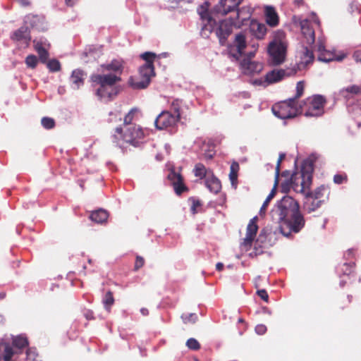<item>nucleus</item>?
Masks as SVG:
<instances>
[{"label": "nucleus", "instance_id": "nucleus-1", "mask_svg": "<svg viewBox=\"0 0 361 361\" xmlns=\"http://www.w3.org/2000/svg\"><path fill=\"white\" fill-rule=\"evenodd\" d=\"M271 216L274 221L280 224L281 232L286 236L283 227L286 226L290 232L298 233L305 226V221L299 209L298 203L291 197L285 196L271 211Z\"/></svg>", "mask_w": 361, "mask_h": 361}, {"label": "nucleus", "instance_id": "nucleus-2", "mask_svg": "<svg viewBox=\"0 0 361 361\" xmlns=\"http://www.w3.org/2000/svg\"><path fill=\"white\" fill-rule=\"evenodd\" d=\"M313 163L310 159L305 160L300 171L293 173L289 180L281 183V188L284 192H288L290 188L298 193L305 195L312 184Z\"/></svg>", "mask_w": 361, "mask_h": 361}, {"label": "nucleus", "instance_id": "nucleus-3", "mask_svg": "<svg viewBox=\"0 0 361 361\" xmlns=\"http://www.w3.org/2000/svg\"><path fill=\"white\" fill-rule=\"evenodd\" d=\"M271 37L267 47L269 62L274 66H279L286 61L288 48L286 33L282 30H277L272 32Z\"/></svg>", "mask_w": 361, "mask_h": 361}, {"label": "nucleus", "instance_id": "nucleus-4", "mask_svg": "<svg viewBox=\"0 0 361 361\" xmlns=\"http://www.w3.org/2000/svg\"><path fill=\"white\" fill-rule=\"evenodd\" d=\"M302 43L304 44L300 63L304 66H307L314 60L312 50L308 49L307 45H312L315 41L314 26H319V20L315 16L311 20L303 19L300 23Z\"/></svg>", "mask_w": 361, "mask_h": 361}, {"label": "nucleus", "instance_id": "nucleus-5", "mask_svg": "<svg viewBox=\"0 0 361 361\" xmlns=\"http://www.w3.org/2000/svg\"><path fill=\"white\" fill-rule=\"evenodd\" d=\"M144 136L142 128L137 125H126L117 127L113 135V142L120 147H123L125 144L137 146L139 140Z\"/></svg>", "mask_w": 361, "mask_h": 361}, {"label": "nucleus", "instance_id": "nucleus-6", "mask_svg": "<svg viewBox=\"0 0 361 361\" xmlns=\"http://www.w3.org/2000/svg\"><path fill=\"white\" fill-rule=\"evenodd\" d=\"M302 106H298L295 99H289L272 108L274 114L281 119L293 118L298 114H302Z\"/></svg>", "mask_w": 361, "mask_h": 361}, {"label": "nucleus", "instance_id": "nucleus-7", "mask_svg": "<svg viewBox=\"0 0 361 361\" xmlns=\"http://www.w3.org/2000/svg\"><path fill=\"white\" fill-rule=\"evenodd\" d=\"M153 76H154L153 64L145 63L139 69V78L131 77L128 82L133 89H145L148 87Z\"/></svg>", "mask_w": 361, "mask_h": 361}, {"label": "nucleus", "instance_id": "nucleus-8", "mask_svg": "<svg viewBox=\"0 0 361 361\" xmlns=\"http://www.w3.org/2000/svg\"><path fill=\"white\" fill-rule=\"evenodd\" d=\"M325 99L322 96L314 95L307 98L302 106V113L307 117L319 116L324 114Z\"/></svg>", "mask_w": 361, "mask_h": 361}, {"label": "nucleus", "instance_id": "nucleus-9", "mask_svg": "<svg viewBox=\"0 0 361 361\" xmlns=\"http://www.w3.org/2000/svg\"><path fill=\"white\" fill-rule=\"evenodd\" d=\"M179 121L178 114H173L168 111L160 113L154 121V125L159 130L174 126Z\"/></svg>", "mask_w": 361, "mask_h": 361}, {"label": "nucleus", "instance_id": "nucleus-10", "mask_svg": "<svg viewBox=\"0 0 361 361\" xmlns=\"http://www.w3.org/2000/svg\"><path fill=\"white\" fill-rule=\"evenodd\" d=\"M257 220V217L254 216L252 219H250L247 226L245 237L243 238V240L240 244V247L244 251H247L250 249L252 243L255 239L256 234L258 230Z\"/></svg>", "mask_w": 361, "mask_h": 361}, {"label": "nucleus", "instance_id": "nucleus-11", "mask_svg": "<svg viewBox=\"0 0 361 361\" xmlns=\"http://www.w3.org/2000/svg\"><path fill=\"white\" fill-rule=\"evenodd\" d=\"M243 0H219L213 8L215 14L226 16L228 13L236 11Z\"/></svg>", "mask_w": 361, "mask_h": 361}, {"label": "nucleus", "instance_id": "nucleus-12", "mask_svg": "<svg viewBox=\"0 0 361 361\" xmlns=\"http://www.w3.org/2000/svg\"><path fill=\"white\" fill-rule=\"evenodd\" d=\"M197 13L202 21V32L204 34H206V32H212L216 25V20L210 16L208 12L207 4L205 3L204 5L200 6L197 8Z\"/></svg>", "mask_w": 361, "mask_h": 361}, {"label": "nucleus", "instance_id": "nucleus-13", "mask_svg": "<svg viewBox=\"0 0 361 361\" xmlns=\"http://www.w3.org/2000/svg\"><path fill=\"white\" fill-rule=\"evenodd\" d=\"M91 80L94 85H99L102 87H114L116 82L121 80L118 75L109 74H94L91 76Z\"/></svg>", "mask_w": 361, "mask_h": 361}, {"label": "nucleus", "instance_id": "nucleus-14", "mask_svg": "<svg viewBox=\"0 0 361 361\" xmlns=\"http://www.w3.org/2000/svg\"><path fill=\"white\" fill-rule=\"evenodd\" d=\"M233 26L231 22L228 20H221L219 24L216 23L212 32H215L219 37L220 43L224 44L228 36L232 32Z\"/></svg>", "mask_w": 361, "mask_h": 361}, {"label": "nucleus", "instance_id": "nucleus-15", "mask_svg": "<svg viewBox=\"0 0 361 361\" xmlns=\"http://www.w3.org/2000/svg\"><path fill=\"white\" fill-rule=\"evenodd\" d=\"M245 47L246 40L245 35L242 33L238 34L235 35L233 47L231 49V54L238 60L243 54L246 55V54L244 53Z\"/></svg>", "mask_w": 361, "mask_h": 361}, {"label": "nucleus", "instance_id": "nucleus-16", "mask_svg": "<svg viewBox=\"0 0 361 361\" xmlns=\"http://www.w3.org/2000/svg\"><path fill=\"white\" fill-rule=\"evenodd\" d=\"M251 58L244 59L240 63L242 71L245 74L251 75L259 73L263 70V63L252 61L250 60Z\"/></svg>", "mask_w": 361, "mask_h": 361}, {"label": "nucleus", "instance_id": "nucleus-17", "mask_svg": "<svg viewBox=\"0 0 361 361\" xmlns=\"http://www.w3.org/2000/svg\"><path fill=\"white\" fill-rule=\"evenodd\" d=\"M264 16L267 25L275 27L279 24V16L272 6L266 5L264 6Z\"/></svg>", "mask_w": 361, "mask_h": 361}, {"label": "nucleus", "instance_id": "nucleus-18", "mask_svg": "<svg viewBox=\"0 0 361 361\" xmlns=\"http://www.w3.org/2000/svg\"><path fill=\"white\" fill-rule=\"evenodd\" d=\"M124 61L121 59H113L110 63L102 64V71L112 72L111 74L120 76L124 68Z\"/></svg>", "mask_w": 361, "mask_h": 361}, {"label": "nucleus", "instance_id": "nucleus-19", "mask_svg": "<svg viewBox=\"0 0 361 361\" xmlns=\"http://www.w3.org/2000/svg\"><path fill=\"white\" fill-rule=\"evenodd\" d=\"M11 38L23 47H27L31 39L30 32L26 27H20L13 34Z\"/></svg>", "mask_w": 361, "mask_h": 361}, {"label": "nucleus", "instance_id": "nucleus-20", "mask_svg": "<svg viewBox=\"0 0 361 361\" xmlns=\"http://www.w3.org/2000/svg\"><path fill=\"white\" fill-rule=\"evenodd\" d=\"M267 25L264 23H259L256 20H252L250 25V31L257 39H264L267 33Z\"/></svg>", "mask_w": 361, "mask_h": 361}, {"label": "nucleus", "instance_id": "nucleus-21", "mask_svg": "<svg viewBox=\"0 0 361 361\" xmlns=\"http://www.w3.org/2000/svg\"><path fill=\"white\" fill-rule=\"evenodd\" d=\"M35 49L38 53L40 61L45 63L49 58L48 49L49 44L46 39H39L34 40Z\"/></svg>", "mask_w": 361, "mask_h": 361}, {"label": "nucleus", "instance_id": "nucleus-22", "mask_svg": "<svg viewBox=\"0 0 361 361\" xmlns=\"http://www.w3.org/2000/svg\"><path fill=\"white\" fill-rule=\"evenodd\" d=\"M167 178L173 185L174 190L177 195H180L186 190V188L183 183L182 176L180 173L171 170L167 175Z\"/></svg>", "mask_w": 361, "mask_h": 361}, {"label": "nucleus", "instance_id": "nucleus-23", "mask_svg": "<svg viewBox=\"0 0 361 361\" xmlns=\"http://www.w3.org/2000/svg\"><path fill=\"white\" fill-rule=\"evenodd\" d=\"M317 51L318 60L324 62H329L334 60V54L325 49L324 41L319 37L317 43Z\"/></svg>", "mask_w": 361, "mask_h": 361}, {"label": "nucleus", "instance_id": "nucleus-24", "mask_svg": "<svg viewBox=\"0 0 361 361\" xmlns=\"http://www.w3.org/2000/svg\"><path fill=\"white\" fill-rule=\"evenodd\" d=\"M205 185L211 192L217 194L221 189L220 180L214 176L213 173L209 174L205 179Z\"/></svg>", "mask_w": 361, "mask_h": 361}, {"label": "nucleus", "instance_id": "nucleus-25", "mask_svg": "<svg viewBox=\"0 0 361 361\" xmlns=\"http://www.w3.org/2000/svg\"><path fill=\"white\" fill-rule=\"evenodd\" d=\"M286 71L283 69H274L265 75L269 85L282 80L286 77Z\"/></svg>", "mask_w": 361, "mask_h": 361}, {"label": "nucleus", "instance_id": "nucleus-26", "mask_svg": "<svg viewBox=\"0 0 361 361\" xmlns=\"http://www.w3.org/2000/svg\"><path fill=\"white\" fill-rule=\"evenodd\" d=\"M71 87L78 90L84 84V72L80 69H75L72 72L70 78Z\"/></svg>", "mask_w": 361, "mask_h": 361}, {"label": "nucleus", "instance_id": "nucleus-27", "mask_svg": "<svg viewBox=\"0 0 361 361\" xmlns=\"http://www.w3.org/2000/svg\"><path fill=\"white\" fill-rule=\"evenodd\" d=\"M359 94H361V85H357L348 86L339 91V94L345 99H349Z\"/></svg>", "mask_w": 361, "mask_h": 361}, {"label": "nucleus", "instance_id": "nucleus-28", "mask_svg": "<svg viewBox=\"0 0 361 361\" xmlns=\"http://www.w3.org/2000/svg\"><path fill=\"white\" fill-rule=\"evenodd\" d=\"M14 352L13 348L8 343H0V360L10 361Z\"/></svg>", "mask_w": 361, "mask_h": 361}, {"label": "nucleus", "instance_id": "nucleus-29", "mask_svg": "<svg viewBox=\"0 0 361 361\" xmlns=\"http://www.w3.org/2000/svg\"><path fill=\"white\" fill-rule=\"evenodd\" d=\"M96 94L101 99H111L113 95L115 94L114 88V87L99 86L97 90Z\"/></svg>", "mask_w": 361, "mask_h": 361}, {"label": "nucleus", "instance_id": "nucleus-30", "mask_svg": "<svg viewBox=\"0 0 361 361\" xmlns=\"http://www.w3.org/2000/svg\"><path fill=\"white\" fill-rule=\"evenodd\" d=\"M90 219L96 223L102 224L106 221L108 219V213L106 211L100 209L93 212L90 215Z\"/></svg>", "mask_w": 361, "mask_h": 361}, {"label": "nucleus", "instance_id": "nucleus-31", "mask_svg": "<svg viewBox=\"0 0 361 361\" xmlns=\"http://www.w3.org/2000/svg\"><path fill=\"white\" fill-rule=\"evenodd\" d=\"M326 191H327V189L324 185H322L320 187H318L313 192H310L307 190L305 196L307 198H311L314 200H319V199L322 198V197H324V195Z\"/></svg>", "mask_w": 361, "mask_h": 361}, {"label": "nucleus", "instance_id": "nucleus-32", "mask_svg": "<svg viewBox=\"0 0 361 361\" xmlns=\"http://www.w3.org/2000/svg\"><path fill=\"white\" fill-rule=\"evenodd\" d=\"M193 171L195 176L200 178V179L204 178L206 179L209 174L212 173L211 171L207 170L205 166L201 163H198L195 166Z\"/></svg>", "mask_w": 361, "mask_h": 361}, {"label": "nucleus", "instance_id": "nucleus-33", "mask_svg": "<svg viewBox=\"0 0 361 361\" xmlns=\"http://www.w3.org/2000/svg\"><path fill=\"white\" fill-rule=\"evenodd\" d=\"M239 171V164L236 161H233L230 166L229 179L232 185H235L237 182L238 172Z\"/></svg>", "mask_w": 361, "mask_h": 361}, {"label": "nucleus", "instance_id": "nucleus-34", "mask_svg": "<svg viewBox=\"0 0 361 361\" xmlns=\"http://www.w3.org/2000/svg\"><path fill=\"white\" fill-rule=\"evenodd\" d=\"M277 185H276L274 183V186L273 188V189L271 190V192L269 193V195L267 196V197L266 198L265 201L264 202L262 206L260 208V210H259V214L262 216V215H264L265 214V212H266V209H267V207L269 203V202L271 201V200L274 197L275 195V193H276V187Z\"/></svg>", "mask_w": 361, "mask_h": 361}, {"label": "nucleus", "instance_id": "nucleus-35", "mask_svg": "<svg viewBox=\"0 0 361 361\" xmlns=\"http://www.w3.org/2000/svg\"><path fill=\"white\" fill-rule=\"evenodd\" d=\"M13 345L18 348H23L28 345V341L26 337L18 336L13 339Z\"/></svg>", "mask_w": 361, "mask_h": 361}, {"label": "nucleus", "instance_id": "nucleus-36", "mask_svg": "<svg viewBox=\"0 0 361 361\" xmlns=\"http://www.w3.org/2000/svg\"><path fill=\"white\" fill-rule=\"evenodd\" d=\"M102 302H103V304L104 305V307L105 309L109 312L110 310V307L114 304V297H113V295H112V293L109 291L107 292L103 300H102Z\"/></svg>", "mask_w": 361, "mask_h": 361}, {"label": "nucleus", "instance_id": "nucleus-37", "mask_svg": "<svg viewBox=\"0 0 361 361\" xmlns=\"http://www.w3.org/2000/svg\"><path fill=\"white\" fill-rule=\"evenodd\" d=\"M47 68L51 72H57L61 69L60 62L56 59H51L47 63Z\"/></svg>", "mask_w": 361, "mask_h": 361}, {"label": "nucleus", "instance_id": "nucleus-38", "mask_svg": "<svg viewBox=\"0 0 361 361\" xmlns=\"http://www.w3.org/2000/svg\"><path fill=\"white\" fill-rule=\"evenodd\" d=\"M25 62L27 67L35 68L38 63V59L36 56L30 54L26 57Z\"/></svg>", "mask_w": 361, "mask_h": 361}, {"label": "nucleus", "instance_id": "nucleus-39", "mask_svg": "<svg viewBox=\"0 0 361 361\" xmlns=\"http://www.w3.org/2000/svg\"><path fill=\"white\" fill-rule=\"evenodd\" d=\"M181 319L185 324L195 323L197 320V316L195 313L183 314Z\"/></svg>", "mask_w": 361, "mask_h": 361}, {"label": "nucleus", "instance_id": "nucleus-40", "mask_svg": "<svg viewBox=\"0 0 361 361\" xmlns=\"http://www.w3.org/2000/svg\"><path fill=\"white\" fill-rule=\"evenodd\" d=\"M42 125L47 129H51L54 126V120L51 118L44 117L41 121Z\"/></svg>", "mask_w": 361, "mask_h": 361}, {"label": "nucleus", "instance_id": "nucleus-41", "mask_svg": "<svg viewBox=\"0 0 361 361\" xmlns=\"http://www.w3.org/2000/svg\"><path fill=\"white\" fill-rule=\"evenodd\" d=\"M186 345L188 348L191 350H198L200 348V343L198 341L193 338H189L186 342Z\"/></svg>", "mask_w": 361, "mask_h": 361}, {"label": "nucleus", "instance_id": "nucleus-42", "mask_svg": "<svg viewBox=\"0 0 361 361\" xmlns=\"http://www.w3.org/2000/svg\"><path fill=\"white\" fill-rule=\"evenodd\" d=\"M136 112L135 109H131L128 114L125 116L123 120V126H125L126 125H134L133 123H131L135 113Z\"/></svg>", "mask_w": 361, "mask_h": 361}, {"label": "nucleus", "instance_id": "nucleus-43", "mask_svg": "<svg viewBox=\"0 0 361 361\" xmlns=\"http://www.w3.org/2000/svg\"><path fill=\"white\" fill-rule=\"evenodd\" d=\"M38 355L35 349H28L26 352L27 361H37Z\"/></svg>", "mask_w": 361, "mask_h": 361}, {"label": "nucleus", "instance_id": "nucleus-44", "mask_svg": "<svg viewBox=\"0 0 361 361\" xmlns=\"http://www.w3.org/2000/svg\"><path fill=\"white\" fill-rule=\"evenodd\" d=\"M155 56V54L152 52H145L141 55V57L146 61L145 63L153 64Z\"/></svg>", "mask_w": 361, "mask_h": 361}, {"label": "nucleus", "instance_id": "nucleus-45", "mask_svg": "<svg viewBox=\"0 0 361 361\" xmlns=\"http://www.w3.org/2000/svg\"><path fill=\"white\" fill-rule=\"evenodd\" d=\"M285 154H280L279 159L277 161L276 166V171H275V184H278V178L279 176L280 173V164L282 160L284 159Z\"/></svg>", "mask_w": 361, "mask_h": 361}, {"label": "nucleus", "instance_id": "nucleus-46", "mask_svg": "<svg viewBox=\"0 0 361 361\" xmlns=\"http://www.w3.org/2000/svg\"><path fill=\"white\" fill-rule=\"evenodd\" d=\"M305 85L302 81H299L296 85V94L295 97L293 99H295V102H296V99L301 97L303 94Z\"/></svg>", "mask_w": 361, "mask_h": 361}, {"label": "nucleus", "instance_id": "nucleus-47", "mask_svg": "<svg viewBox=\"0 0 361 361\" xmlns=\"http://www.w3.org/2000/svg\"><path fill=\"white\" fill-rule=\"evenodd\" d=\"M181 101L179 99H175L173 101L171 104V109L174 111L173 114H178V119H180V108L181 105Z\"/></svg>", "mask_w": 361, "mask_h": 361}, {"label": "nucleus", "instance_id": "nucleus-48", "mask_svg": "<svg viewBox=\"0 0 361 361\" xmlns=\"http://www.w3.org/2000/svg\"><path fill=\"white\" fill-rule=\"evenodd\" d=\"M252 84L255 85L262 86V87H267V86L269 85L268 84V82L267 81L265 76L264 78H260L258 79L253 80Z\"/></svg>", "mask_w": 361, "mask_h": 361}, {"label": "nucleus", "instance_id": "nucleus-49", "mask_svg": "<svg viewBox=\"0 0 361 361\" xmlns=\"http://www.w3.org/2000/svg\"><path fill=\"white\" fill-rule=\"evenodd\" d=\"M259 48V44L258 43H253L252 44V50L250 51H249L248 53L246 54V56L248 57V58H252L257 50Z\"/></svg>", "mask_w": 361, "mask_h": 361}, {"label": "nucleus", "instance_id": "nucleus-50", "mask_svg": "<svg viewBox=\"0 0 361 361\" xmlns=\"http://www.w3.org/2000/svg\"><path fill=\"white\" fill-rule=\"evenodd\" d=\"M267 331V326L264 324H258L255 327V332L259 335H263Z\"/></svg>", "mask_w": 361, "mask_h": 361}, {"label": "nucleus", "instance_id": "nucleus-51", "mask_svg": "<svg viewBox=\"0 0 361 361\" xmlns=\"http://www.w3.org/2000/svg\"><path fill=\"white\" fill-rule=\"evenodd\" d=\"M343 271L344 274H350L353 271V264L350 263H345L343 264Z\"/></svg>", "mask_w": 361, "mask_h": 361}, {"label": "nucleus", "instance_id": "nucleus-52", "mask_svg": "<svg viewBox=\"0 0 361 361\" xmlns=\"http://www.w3.org/2000/svg\"><path fill=\"white\" fill-rule=\"evenodd\" d=\"M122 115L120 113L117 114H110V118L109 119V122H116L117 121H121Z\"/></svg>", "mask_w": 361, "mask_h": 361}, {"label": "nucleus", "instance_id": "nucleus-53", "mask_svg": "<svg viewBox=\"0 0 361 361\" xmlns=\"http://www.w3.org/2000/svg\"><path fill=\"white\" fill-rule=\"evenodd\" d=\"M257 295L264 301L268 302L269 295L264 289L257 290Z\"/></svg>", "mask_w": 361, "mask_h": 361}, {"label": "nucleus", "instance_id": "nucleus-54", "mask_svg": "<svg viewBox=\"0 0 361 361\" xmlns=\"http://www.w3.org/2000/svg\"><path fill=\"white\" fill-rule=\"evenodd\" d=\"M314 201L315 200H313V202H312L311 206H310V207L306 206L309 212L314 211L317 208H318L320 206V204H321L320 200L317 201L316 202H314Z\"/></svg>", "mask_w": 361, "mask_h": 361}, {"label": "nucleus", "instance_id": "nucleus-55", "mask_svg": "<svg viewBox=\"0 0 361 361\" xmlns=\"http://www.w3.org/2000/svg\"><path fill=\"white\" fill-rule=\"evenodd\" d=\"M144 264V259L141 257H137L136 258V261H135V268L136 269L142 267Z\"/></svg>", "mask_w": 361, "mask_h": 361}, {"label": "nucleus", "instance_id": "nucleus-56", "mask_svg": "<svg viewBox=\"0 0 361 361\" xmlns=\"http://www.w3.org/2000/svg\"><path fill=\"white\" fill-rule=\"evenodd\" d=\"M344 177L342 175L336 174L334 177V181L335 183L341 184L343 183Z\"/></svg>", "mask_w": 361, "mask_h": 361}, {"label": "nucleus", "instance_id": "nucleus-57", "mask_svg": "<svg viewBox=\"0 0 361 361\" xmlns=\"http://www.w3.org/2000/svg\"><path fill=\"white\" fill-rule=\"evenodd\" d=\"M242 12H243V8L241 10H238V12H237V18L239 20H240L242 22H243L244 20L249 19L250 18V13H248L245 17L241 18L240 16H241Z\"/></svg>", "mask_w": 361, "mask_h": 361}, {"label": "nucleus", "instance_id": "nucleus-58", "mask_svg": "<svg viewBox=\"0 0 361 361\" xmlns=\"http://www.w3.org/2000/svg\"><path fill=\"white\" fill-rule=\"evenodd\" d=\"M200 202L199 201H193L192 205L191 207V211L193 214L197 212V208L200 207Z\"/></svg>", "mask_w": 361, "mask_h": 361}, {"label": "nucleus", "instance_id": "nucleus-59", "mask_svg": "<svg viewBox=\"0 0 361 361\" xmlns=\"http://www.w3.org/2000/svg\"><path fill=\"white\" fill-rule=\"evenodd\" d=\"M353 57L357 61H361V49L354 52Z\"/></svg>", "mask_w": 361, "mask_h": 361}, {"label": "nucleus", "instance_id": "nucleus-60", "mask_svg": "<svg viewBox=\"0 0 361 361\" xmlns=\"http://www.w3.org/2000/svg\"><path fill=\"white\" fill-rule=\"evenodd\" d=\"M216 269L219 271H221L224 269V264L221 262H218L216 264Z\"/></svg>", "mask_w": 361, "mask_h": 361}, {"label": "nucleus", "instance_id": "nucleus-61", "mask_svg": "<svg viewBox=\"0 0 361 361\" xmlns=\"http://www.w3.org/2000/svg\"><path fill=\"white\" fill-rule=\"evenodd\" d=\"M66 4L68 6H72L75 2V0H65Z\"/></svg>", "mask_w": 361, "mask_h": 361}, {"label": "nucleus", "instance_id": "nucleus-62", "mask_svg": "<svg viewBox=\"0 0 361 361\" xmlns=\"http://www.w3.org/2000/svg\"><path fill=\"white\" fill-rule=\"evenodd\" d=\"M140 312L141 313L143 314V315H147L148 314V310L146 309V308H142L140 310Z\"/></svg>", "mask_w": 361, "mask_h": 361}, {"label": "nucleus", "instance_id": "nucleus-63", "mask_svg": "<svg viewBox=\"0 0 361 361\" xmlns=\"http://www.w3.org/2000/svg\"><path fill=\"white\" fill-rule=\"evenodd\" d=\"M204 157L206 159H212L213 157V154H204Z\"/></svg>", "mask_w": 361, "mask_h": 361}, {"label": "nucleus", "instance_id": "nucleus-64", "mask_svg": "<svg viewBox=\"0 0 361 361\" xmlns=\"http://www.w3.org/2000/svg\"><path fill=\"white\" fill-rule=\"evenodd\" d=\"M6 296V294L4 293H0V299L4 298Z\"/></svg>", "mask_w": 361, "mask_h": 361}]
</instances>
